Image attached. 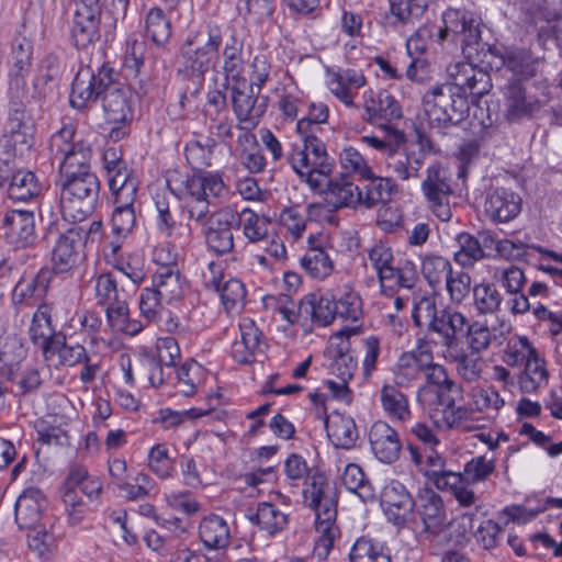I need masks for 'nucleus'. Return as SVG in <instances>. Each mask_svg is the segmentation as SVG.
Masks as SVG:
<instances>
[{"label": "nucleus", "instance_id": "79ce46f5", "mask_svg": "<svg viewBox=\"0 0 562 562\" xmlns=\"http://www.w3.org/2000/svg\"><path fill=\"white\" fill-rule=\"evenodd\" d=\"M524 364V370L517 375V383L522 393H533L548 384L549 372L546 361L539 353L529 358Z\"/></svg>", "mask_w": 562, "mask_h": 562}, {"label": "nucleus", "instance_id": "338daca9", "mask_svg": "<svg viewBox=\"0 0 562 562\" xmlns=\"http://www.w3.org/2000/svg\"><path fill=\"white\" fill-rule=\"evenodd\" d=\"M97 203H86L82 196L60 193V213L66 221L81 222L91 214Z\"/></svg>", "mask_w": 562, "mask_h": 562}, {"label": "nucleus", "instance_id": "412c9836", "mask_svg": "<svg viewBox=\"0 0 562 562\" xmlns=\"http://www.w3.org/2000/svg\"><path fill=\"white\" fill-rule=\"evenodd\" d=\"M368 437L371 451L380 462L391 464L398 460L402 440L396 429L386 422H374L369 429Z\"/></svg>", "mask_w": 562, "mask_h": 562}, {"label": "nucleus", "instance_id": "9d476101", "mask_svg": "<svg viewBox=\"0 0 562 562\" xmlns=\"http://www.w3.org/2000/svg\"><path fill=\"white\" fill-rule=\"evenodd\" d=\"M114 75V69L106 65L101 66L97 74L89 67L79 69L71 86L70 105L77 110H85L95 104L112 83Z\"/></svg>", "mask_w": 562, "mask_h": 562}, {"label": "nucleus", "instance_id": "69168bd1", "mask_svg": "<svg viewBox=\"0 0 562 562\" xmlns=\"http://www.w3.org/2000/svg\"><path fill=\"white\" fill-rule=\"evenodd\" d=\"M499 58L502 65L516 76L529 77L533 72L531 55L524 49H505Z\"/></svg>", "mask_w": 562, "mask_h": 562}, {"label": "nucleus", "instance_id": "09e8293b", "mask_svg": "<svg viewBox=\"0 0 562 562\" xmlns=\"http://www.w3.org/2000/svg\"><path fill=\"white\" fill-rule=\"evenodd\" d=\"M301 310L305 319L323 326L329 325L337 316L334 300L328 297L305 296L301 300Z\"/></svg>", "mask_w": 562, "mask_h": 562}, {"label": "nucleus", "instance_id": "ea45409f", "mask_svg": "<svg viewBox=\"0 0 562 562\" xmlns=\"http://www.w3.org/2000/svg\"><path fill=\"white\" fill-rule=\"evenodd\" d=\"M199 536L204 546L210 549H224L231 540L227 522L217 515L203 518L199 526Z\"/></svg>", "mask_w": 562, "mask_h": 562}, {"label": "nucleus", "instance_id": "4d7b16f0", "mask_svg": "<svg viewBox=\"0 0 562 562\" xmlns=\"http://www.w3.org/2000/svg\"><path fill=\"white\" fill-rule=\"evenodd\" d=\"M301 265L312 278L317 280L325 279L334 269L328 254L318 247L310 248L301 258Z\"/></svg>", "mask_w": 562, "mask_h": 562}, {"label": "nucleus", "instance_id": "13d9d810", "mask_svg": "<svg viewBox=\"0 0 562 562\" xmlns=\"http://www.w3.org/2000/svg\"><path fill=\"white\" fill-rule=\"evenodd\" d=\"M459 249L454 252V261L464 267L470 268L476 261L484 258L485 252L480 241L468 233H461L457 237Z\"/></svg>", "mask_w": 562, "mask_h": 562}, {"label": "nucleus", "instance_id": "1a4fd4ad", "mask_svg": "<svg viewBox=\"0 0 562 562\" xmlns=\"http://www.w3.org/2000/svg\"><path fill=\"white\" fill-rule=\"evenodd\" d=\"M102 161L113 202L126 204L130 200H136L138 180L127 162L123 160L121 149L105 148Z\"/></svg>", "mask_w": 562, "mask_h": 562}, {"label": "nucleus", "instance_id": "39448f33", "mask_svg": "<svg viewBox=\"0 0 562 562\" xmlns=\"http://www.w3.org/2000/svg\"><path fill=\"white\" fill-rule=\"evenodd\" d=\"M227 187L222 175L211 171H198L186 183L184 210L188 217L196 223H203L210 213L213 200L224 198Z\"/></svg>", "mask_w": 562, "mask_h": 562}, {"label": "nucleus", "instance_id": "774afa93", "mask_svg": "<svg viewBox=\"0 0 562 562\" xmlns=\"http://www.w3.org/2000/svg\"><path fill=\"white\" fill-rule=\"evenodd\" d=\"M240 218V226L243 233L250 243H259L265 240L268 235V222L266 218L259 216L250 209H244L238 212Z\"/></svg>", "mask_w": 562, "mask_h": 562}, {"label": "nucleus", "instance_id": "c85d7f7f", "mask_svg": "<svg viewBox=\"0 0 562 562\" xmlns=\"http://www.w3.org/2000/svg\"><path fill=\"white\" fill-rule=\"evenodd\" d=\"M381 293L393 296L400 290H412L418 281L416 266L409 260H398L378 277Z\"/></svg>", "mask_w": 562, "mask_h": 562}, {"label": "nucleus", "instance_id": "3c124183", "mask_svg": "<svg viewBox=\"0 0 562 562\" xmlns=\"http://www.w3.org/2000/svg\"><path fill=\"white\" fill-rule=\"evenodd\" d=\"M350 562H392L390 550L373 539L361 537L352 546Z\"/></svg>", "mask_w": 562, "mask_h": 562}, {"label": "nucleus", "instance_id": "393cba45", "mask_svg": "<svg viewBox=\"0 0 562 562\" xmlns=\"http://www.w3.org/2000/svg\"><path fill=\"white\" fill-rule=\"evenodd\" d=\"M5 236L16 247L32 246L36 240L34 213L26 210L8 211L3 218Z\"/></svg>", "mask_w": 562, "mask_h": 562}, {"label": "nucleus", "instance_id": "4c0bfd02", "mask_svg": "<svg viewBox=\"0 0 562 562\" xmlns=\"http://www.w3.org/2000/svg\"><path fill=\"white\" fill-rule=\"evenodd\" d=\"M184 283V279L181 277L177 267H159L153 277V288L167 303L182 297Z\"/></svg>", "mask_w": 562, "mask_h": 562}, {"label": "nucleus", "instance_id": "72a5a7b5", "mask_svg": "<svg viewBox=\"0 0 562 562\" xmlns=\"http://www.w3.org/2000/svg\"><path fill=\"white\" fill-rule=\"evenodd\" d=\"M327 436L337 448L350 449L358 439V429L351 416L333 413L325 419Z\"/></svg>", "mask_w": 562, "mask_h": 562}, {"label": "nucleus", "instance_id": "a19ab883", "mask_svg": "<svg viewBox=\"0 0 562 562\" xmlns=\"http://www.w3.org/2000/svg\"><path fill=\"white\" fill-rule=\"evenodd\" d=\"M337 316L357 322L362 315V301L349 282L338 285L333 293Z\"/></svg>", "mask_w": 562, "mask_h": 562}, {"label": "nucleus", "instance_id": "e2e57ef3", "mask_svg": "<svg viewBox=\"0 0 562 562\" xmlns=\"http://www.w3.org/2000/svg\"><path fill=\"white\" fill-rule=\"evenodd\" d=\"M90 282L93 284L94 299L98 305L105 306L123 297V291L117 289V282L111 273L98 274Z\"/></svg>", "mask_w": 562, "mask_h": 562}, {"label": "nucleus", "instance_id": "473e14b6", "mask_svg": "<svg viewBox=\"0 0 562 562\" xmlns=\"http://www.w3.org/2000/svg\"><path fill=\"white\" fill-rule=\"evenodd\" d=\"M468 324V318L461 312L443 308L439 312L431 331L441 336L447 350H452L459 346L458 336L465 330Z\"/></svg>", "mask_w": 562, "mask_h": 562}, {"label": "nucleus", "instance_id": "e433bc0d", "mask_svg": "<svg viewBox=\"0 0 562 562\" xmlns=\"http://www.w3.org/2000/svg\"><path fill=\"white\" fill-rule=\"evenodd\" d=\"M46 361H53L57 357V363L66 367H74L89 360L86 348L80 344H69L63 334H57L47 347Z\"/></svg>", "mask_w": 562, "mask_h": 562}, {"label": "nucleus", "instance_id": "20e7f679", "mask_svg": "<svg viewBox=\"0 0 562 562\" xmlns=\"http://www.w3.org/2000/svg\"><path fill=\"white\" fill-rule=\"evenodd\" d=\"M423 108L429 127L445 134L450 126L460 124L468 116L469 102L449 87L435 86L423 95Z\"/></svg>", "mask_w": 562, "mask_h": 562}, {"label": "nucleus", "instance_id": "f3484780", "mask_svg": "<svg viewBox=\"0 0 562 562\" xmlns=\"http://www.w3.org/2000/svg\"><path fill=\"white\" fill-rule=\"evenodd\" d=\"M83 240L82 227H70L58 236L52 250L53 269L57 273L68 272L79 263Z\"/></svg>", "mask_w": 562, "mask_h": 562}, {"label": "nucleus", "instance_id": "f257e3e1", "mask_svg": "<svg viewBox=\"0 0 562 562\" xmlns=\"http://www.w3.org/2000/svg\"><path fill=\"white\" fill-rule=\"evenodd\" d=\"M384 136H362L361 140L384 156L386 170L395 178L407 181L417 178L425 161L429 139L418 133L417 144L406 139L405 133L390 125H382Z\"/></svg>", "mask_w": 562, "mask_h": 562}, {"label": "nucleus", "instance_id": "b1692460", "mask_svg": "<svg viewBox=\"0 0 562 562\" xmlns=\"http://www.w3.org/2000/svg\"><path fill=\"white\" fill-rule=\"evenodd\" d=\"M521 209V199L505 188H492L487 191L484 210L494 222L506 223L515 218Z\"/></svg>", "mask_w": 562, "mask_h": 562}, {"label": "nucleus", "instance_id": "a211bd4d", "mask_svg": "<svg viewBox=\"0 0 562 562\" xmlns=\"http://www.w3.org/2000/svg\"><path fill=\"white\" fill-rule=\"evenodd\" d=\"M102 108L106 122L125 124L134 116V93L116 81L114 76L102 97Z\"/></svg>", "mask_w": 562, "mask_h": 562}, {"label": "nucleus", "instance_id": "0e129e2a", "mask_svg": "<svg viewBox=\"0 0 562 562\" xmlns=\"http://www.w3.org/2000/svg\"><path fill=\"white\" fill-rule=\"evenodd\" d=\"M452 271L450 261L437 255H428L423 258L422 272L431 286L440 284Z\"/></svg>", "mask_w": 562, "mask_h": 562}, {"label": "nucleus", "instance_id": "0eeeda50", "mask_svg": "<svg viewBox=\"0 0 562 562\" xmlns=\"http://www.w3.org/2000/svg\"><path fill=\"white\" fill-rule=\"evenodd\" d=\"M443 26L436 32V41L441 44L451 41L460 45L464 55L471 56L472 47L481 38L480 20L469 11L448 9L442 15Z\"/></svg>", "mask_w": 562, "mask_h": 562}, {"label": "nucleus", "instance_id": "58836bf2", "mask_svg": "<svg viewBox=\"0 0 562 562\" xmlns=\"http://www.w3.org/2000/svg\"><path fill=\"white\" fill-rule=\"evenodd\" d=\"M397 387L395 383H384L380 390V402L389 417L405 423L411 420L412 412L407 396Z\"/></svg>", "mask_w": 562, "mask_h": 562}, {"label": "nucleus", "instance_id": "2eb2a0df", "mask_svg": "<svg viewBox=\"0 0 562 562\" xmlns=\"http://www.w3.org/2000/svg\"><path fill=\"white\" fill-rule=\"evenodd\" d=\"M233 111L240 124V130L255 128L267 110L265 100L259 101L256 89L247 87V82L232 86Z\"/></svg>", "mask_w": 562, "mask_h": 562}, {"label": "nucleus", "instance_id": "f704fd0d", "mask_svg": "<svg viewBox=\"0 0 562 562\" xmlns=\"http://www.w3.org/2000/svg\"><path fill=\"white\" fill-rule=\"evenodd\" d=\"M324 194L327 204L334 209L361 207L360 188L345 178L328 180Z\"/></svg>", "mask_w": 562, "mask_h": 562}, {"label": "nucleus", "instance_id": "4be33fe9", "mask_svg": "<svg viewBox=\"0 0 562 562\" xmlns=\"http://www.w3.org/2000/svg\"><path fill=\"white\" fill-rule=\"evenodd\" d=\"M504 115L508 122L515 123L530 119L541 108V102L533 95H527L521 82L514 80L503 89Z\"/></svg>", "mask_w": 562, "mask_h": 562}, {"label": "nucleus", "instance_id": "6e6552de", "mask_svg": "<svg viewBox=\"0 0 562 562\" xmlns=\"http://www.w3.org/2000/svg\"><path fill=\"white\" fill-rule=\"evenodd\" d=\"M423 375L426 383L422 384L416 392V400L426 406L434 403L441 406H451L456 403L454 394L461 393V386L451 380L443 366L435 363L432 352L428 350V361L424 367Z\"/></svg>", "mask_w": 562, "mask_h": 562}, {"label": "nucleus", "instance_id": "5fc2aeb1", "mask_svg": "<svg viewBox=\"0 0 562 562\" xmlns=\"http://www.w3.org/2000/svg\"><path fill=\"white\" fill-rule=\"evenodd\" d=\"M434 32L429 26H420L417 31L408 37L406 42V49L408 55L412 57L411 63L406 67V77L411 80L417 78L416 69L422 61L418 58H414V55H422L426 52L430 40L432 38Z\"/></svg>", "mask_w": 562, "mask_h": 562}, {"label": "nucleus", "instance_id": "f8f14e48", "mask_svg": "<svg viewBox=\"0 0 562 562\" xmlns=\"http://www.w3.org/2000/svg\"><path fill=\"white\" fill-rule=\"evenodd\" d=\"M302 142L293 144L288 161L296 175H308L310 171L331 172L333 160L327 154L325 144L315 135H301Z\"/></svg>", "mask_w": 562, "mask_h": 562}, {"label": "nucleus", "instance_id": "a18cd8bd", "mask_svg": "<svg viewBox=\"0 0 562 562\" xmlns=\"http://www.w3.org/2000/svg\"><path fill=\"white\" fill-rule=\"evenodd\" d=\"M449 359L456 364L458 375L465 382L472 383L481 378L483 361L480 353L465 351L458 347L447 350Z\"/></svg>", "mask_w": 562, "mask_h": 562}, {"label": "nucleus", "instance_id": "9b49d317", "mask_svg": "<svg viewBox=\"0 0 562 562\" xmlns=\"http://www.w3.org/2000/svg\"><path fill=\"white\" fill-rule=\"evenodd\" d=\"M422 191L429 209L442 222L451 218L450 198L453 193L448 170L440 164H432L426 169L422 181Z\"/></svg>", "mask_w": 562, "mask_h": 562}, {"label": "nucleus", "instance_id": "37998d69", "mask_svg": "<svg viewBox=\"0 0 562 562\" xmlns=\"http://www.w3.org/2000/svg\"><path fill=\"white\" fill-rule=\"evenodd\" d=\"M44 187L34 172L30 170H19L11 177L8 187L9 198L14 201H27L38 196Z\"/></svg>", "mask_w": 562, "mask_h": 562}, {"label": "nucleus", "instance_id": "680f3d73", "mask_svg": "<svg viewBox=\"0 0 562 562\" xmlns=\"http://www.w3.org/2000/svg\"><path fill=\"white\" fill-rule=\"evenodd\" d=\"M113 204L112 231L115 235L125 237L132 232L136 222L135 200H130L126 204L121 202H113Z\"/></svg>", "mask_w": 562, "mask_h": 562}, {"label": "nucleus", "instance_id": "052dcab7", "mask_svg": "<svg viewBox=\"0 0 562 562\" xmlns=\"http://www.w3.org/2000/svg\"><path fill=\"white\" fill-rule=\"evenodd\" d=\"M496 470L494 458L476 456L470 459L463 467L462 479L469 484L485 482Z\"/></svg>", "mask_w": 562, "mask_h": 562}, {"label": "nucleus", "instance_id": "c9c22d12", "mask_svg": "<svg viewBox=\"0 0 562 562\" xmlns=\"http://www.w3.org/2000/svg\"><path fill=\"white\" fill-rule=\"evenodd\" d=\"M61 193L71 196H82L86 203H97L99 199L100 182L91 171H83L75 177L60 178Z\"/></svg>", "mask_w": 562, "mask_h": 562}, {"label": "nucleus", "instance_id": "aec40b11", "mask_svg": "<svg viewBox=\"0 0 562 562\" xmlns=\"http://www.w3.org/2000/svg\"><path fill=\"white\" fill-rule=\"evenodd\" d=\"M510 330V324L504 318L498 319L497 324L492 327L475 321L469 323L464 330L465 345L468 350L481 355L493 345H503Z\"/></svg>", "mask_w": 562, "mask_h": 562}, {"label": "nucleus", "instance_id": "c03bdc74", "mask_svg": "<svg viewBox=\"0 0 562 562\" xmlns=\"http://www.w3.org/2000/svg\"><path fill=\"white\" fill-rule=\"evenodd\" d=\"M368 183L360 189L361 207L372 209L379 203H386L391 200L395 183L390 177H376L372 173L370 178H363Z\"/></svg>", "mask_w": 562, "mask_h": 562}, {"label": "nucleus", "instance_id": "cd10ccee", "mask_svg": "<svg viewBox=\"0 0 562 562\" xmlns=\"http://www.w3.org/2000/svg\"><path fill=\"white\" fill-rule=\"evenodd\" d=\"M416 507L427 531L438 533L446 526V507L441 496L434 490H420L417 495Z\"/></svg>", "mask_w": 562, "mask_h": 562}, {"label": "nucleus", "instance_id": "423d86ee", "mask_svg": "<svg viewBox=\"0 0 562 562\" xmlns=\"http://www.w3.org/2000/svg\"><path fill=\"white\" fill-rule=\"evenodd\" d=\"M50 158L59 164L60 178L90 171L91 148L83 140H75V128L64 126L50 137Z\"/></svg>", "mask_w": 562, "mask_h": 562}, {"label": "nucleus", "instance_id": "c756f323", "mask_svg": "<svg viewBox=\"0 0 562 562\" xmlns=\"http://www.w3.org/2000/svg\"><path fill=\"white\" fill-rule=\"evenodd\" d=\"M47 506L45 495L35 487L25 490L15 502V521L21 529L38 526L43 512Z\"/></svg>", "mask_w": 562, "mask_h": 562}, {"label": "nucleus", "instance_id": "ddd939ff", "mask_svg": "<svg viewBox=\"0 0 562 562\" xmlns=\"http://www.w3.org/2000/svg\"><path fill=\"white\" fill-rule=\"evenodd\" d=\"M238 212L231 207H223L213 212L204 228V238L210 250L217 255H226L234 248L233 231L240 227Z\"/></svg>", "mask_w": 562, "mask_h": 562}, {"label": "nucleus", "instance_id": "8fccbe9b", "mask_svg": "<svg viewBox=\"0 0 562 562\" xmlns=\"http://www.w3.org/2000/svg\"><path fill=\"white\" fill-rule=\"evenodd\" d=\"M473 306L479 315H492L501 311L503 296L491 282H481L472 288Z\"/></svg>", "mask_w": 562, "mask_h": 562}, {"label": "nucleus", "instance_id": "bf43d9fd", "mask_svg": "<svg viewBox=\"0 0 562 562\" xmlns=\"http://www.w3.org/2000/svg\"><path fill=\"white\" fill-rule=\"evenodd\" d=\"M538 352L525 336H514L507 341L503 361L510 367H520Z\"/></svg>", "mask_w": 562, "mask_h": 562}, {"label": "nucleus", "instance_id": "6e6d98bb", "mask_svg": "<svg viewBox=\"0 0 562 562\" xmlns=\"http://www.w3.org/2000/svg\"><path fill=\"white\" fill-rule=\"evenodd\" d=\"M391 16L395 23L412 24L428 7V0H389Z\"/></svg>", "mask_w": 562, "mask_h": 562}, {"label": "nucleus", "instance_id": "49530a36", "mask_svg": "<svg viewBox=\"0 0 562 562\" xmlns=\"http://www.w3.org/2000/svg\"><path fill=\"white\" fill-rule=\"evenodd\" d=\"M50 312L52 308L48 304H40L33 315L29 330L32 341L41 347L43 356L46 355V350H48L47 347L57 335L53 333Z\"/></svg>", "mask_w": 562, "mask_h": 562}, {"label": "nucleus", "instance_id": "7ed1b4c3", "mask_svg": "<svg viewBox=\"0 0 562 562\" xmlns=\"http://www.w3.org/2000/svg\"><path fill=\"white\" fill-rule=\"evenodd\" d=\"M222 44V30L217 25L203 24L190 30L180 48L186 70L191 76L203 78L218 61Z\"/></svg>", "mask_w": 562, "mask_h": 562}, {"label": "nucleus", "instance_id": "7c9ffc66", "mask_svg": "<svg viewBox=\"0 0 562 562\" xmlns=\"http://www.w3.org/2000/svg\"><path fill=\"white\" fill-rule=\"evenodd\" d=\"M49 285V272L40 270L36 273L23 276L13 289V301L19 304L35 306L43 304Z\"/></svg>", "mask_w": 562, "mask_h": 562}, {"label": "nucleus", "instance_id": "864d4df0", "mask_svg": "<svg viewBox=\"0 0 562 562\" xmlns=\"http://www.w3.org/2000/svg\"><path fill=\"white\" fill-rule=\"evenodd\" d=\"M407 451L417 470L428 477L438 475L446 468V459L435 448L423 452L417 446L408 445Z\"/></svg>", "mask_w": 562, "mask_h": 562}, {"label": "nucleus", "instance_id": "603ef678", "mask_svg": "<svg viewBox=\"0 0 562 562\" xmlns=\"http://www.w3.org/2000/svg\"><path fill=\"white\" fill-rule=\"evenodd\" d=\"M341 481L346 488L357 494L363 503H371L375 501V491L367 481L366 475L359 465L355 463L348 464L345 468Z\"/></svg>", "mask_w": 562, "mask_h": 562}, {"label": "nucleus", "instance_id": "5701e85b", "mask_svg": "<svg viewBox=\"0 0 562 562\" xmlns=\"http://www.w3.org/2000/svg\"><path fill=\"white\" fill-rule=\"evenodd\" d=\"M381 505L389 521L403 526L411 517L415 502L402 483L391 481L383 488Z\"/></svg>", "mask_w": 562, "mask_h": 562}, {"label": "nucleus", "instance_id": "dca6fc26", "mask_svg": "<svg viewBox=\"0 0 562 562\" xmlns=\"http://www.w3.org/2000/svg\"><path fill=\"white\" fill-rule=\"evenodd\" d=\"M101 0H75L71 35L79 48H86L98 34Z\"/></svg>", "mask_w": 562, "mask_h": 562}, {"label": "nucleus", "instance_id": "de8ad7c7", "mask_svg": "<svg viewBox=\"0 0 562 562\" xmlns=\"http://www.w3.org/2000/svg\"><path fill=\"white\" fill-rule=\"evenodd\" d=\"M145 32L157 47L165 46L172 33L170 18L158 7L149 9L145 16Z\"/></svg>", "mask_w": 562, "mask_h": 562}, {"label": "nucleus", "instance_id": "f03ea898", "mask_svg": "<svg viewBox=\"0 0 562 562\" xmlns=\"http://www.w3.org/2000/svg\"><path fill=\"white\" fill-rule=\"evenodd\" d=\"M303 498L305 505L315 513V529L318 533L314 547L315 553L319 558H325L340 532L336 526L337 502L324 475L312 476L310 484L303 491Z\"/></svg>", "mask_w": 562, "mask_h": 562}, {"label": "nucleus", "instance_id": "6ab92c4d", "mask_svg": "<svg viewBox=\"0 0 562 562\" xmlns=\"http://www.w3.org/2000/svg\"><path fill=\"white\" fill-rule=\"evenodd\" d=\"M327 87L331 94L348 108L359 109L355 102L358 91L368 83L361 70L352 68H337L327 70Z\"/></svg>", "mask_w": 562, "mask_h": 562}, {"label": "nucleus", "instance_id": "4468645a", "mask_svg": "<svg viewBox=\"0 0 562 562\" xmlns=\"http://www.w3.org/2000/svg\"><path fill=\"white\" fill-rule=\"evenodd\" d=\"M451 85L463 93L481 98L492 89V78L484 69L467 61H458L447 67Z\"/></svg>", "mask_w": 562, "mask_h": 562}, {"label": "nucleus", "instance_id": "2f4dec72", "mask_svg": "<svg viewBox=\"0 0 562 562\" xmlns=\"http://www.w3.org/2000/svg\"><path fill=\"white\" fill-rule=\"evenodd\" d=\"M247 518L271 537L285 530L289 525V514L270 502H260L255 512H248Z\"/></svg>", "mask_w": 562, "mask_h": 562}, {"label": "nucleus", "instance_id": "a878e982", "mask_svg": "<svg viewBox=\"0 0 562 562\" xmlns=\"http://www.w3.org/2000/svg\"><path fill=\"white\" fill-rule=\"evenodd\" d=\"M428 350L429 348L426 346H417L397 358L392 370L395 385L407 387L422 376L428 361Z\"/></svg>", "mask_w": 562, "mask_h": 562}, {"label": "nucleus", "instance_id": "bb28decb", "mask_svg": "<svg viewBox=\"0 0 562 562\" xmlns=\"http://www.w3.org/2000/svg\"><path fill=\"white\" fill-rule=\"evenodd\" d=\"M363 120L378 123L380 120L393 121L402 117V108L386 90L374 93L371 89L363 93Z\"/></svg>", "mask_w": 562, "mask_h": 562}]
</instances>
